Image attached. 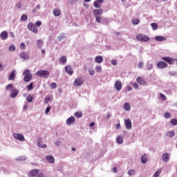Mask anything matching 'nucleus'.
Wrapping results in <instances>:
<instances>
[{"instance_id":"f257e3e1","label":"nucleus","mask_w":177,"mask_h":177,"mask_svg":"<svg viewBox=\"0 0 177 177\" xmlns=\"http://www.w3.org/2000/svg\"><path fill=\"white\" fill-rule=\"evenodd\" d=\"M49 74L50 73L46 70H40L36 72V75H37V77H41V78H48Z\"/></svg>"},{"instance_id":"f03ea898","label":"nucleus","mask_w":177,"mask_h":177,"mask_svg":"<svg viewBox=\"0 0 177 177\" xmlns=\"http://www.w3.org/2000/svg\"><path fill=\"white\" fill-rule=\"evenodd\" d=\"M23 74L25 75L24 77V81H25V82H30V81H31V78H32V75L30 74V70L26 69L23 72Z\"/></svg>"},{"instance_id":"7ed1b4c3","label":"nucleus","mask_w":177,"mask_h":177,"mask_svg":"<svg viewBox=\"0 0 177 177\" xmlns=\"http://www.w3.org/2000/svg\"><path fill=\"white\" fill-rule=\"evenodd\" d=\"M136 39H138V41H140V42H147L150 41V37L145 35H137Z\"/></svg>"},{"instance_id":"20e7f679","label":"nucleus","mask_w":177,"mask_h":177,"mask_svg":"<svg viewBox=\"0 0 177 177\" xmlns=\"http://www.w3.org/2000/svg\"><path fill=\"white\" fill-rule=\"evenodd\" d=\"M28 28L30 31H32L35 34H38V28H37V26L32 23H29L28 24Z\"/></svg>"},{"instance_id":"39448f33","label":"nucleus","mask_w":177,"mask_h":177,"mask_svg":"<svg viewBox=\"0 0 177 177\" xmlns=\"http://www.w3.org/2000/svg\"><path fill=\"white\" fill-rule=\"evenodd\" d=\"M13 138L16 139L17 140H20V142H24L26 140V138H24V136L21 133H13Z\"/></svg>"},{"instance_id":"423d86ee","label":"nucleus","mask_w":177,"mask_h":177,"mask_svg":"<svg viewBox=\"0 0 177 177\" xmlns=\"http://www.w3.org/2000/svg\"><path fill=\"white\" fill-rule=\"evenodd\" d=\"M156 66L158 68L162 69L168 67V64L164 61H160L157 63Z\"/></svg>"},{"instance_id":"0eeeda50","label":"nucleus","mask_w":177,"mask_h":177,"mask_svg":"<svg viewBox=\"0 0 177 177\" xmlns=\"http://www.w3.org/2000/svg\"><path fill=\"white\" fill-rule=\"evenodd\" d=\"M115 88L118 92H120V91H121V89H122V83L121 82V81H120V80L115 81Z\"/></svg>"},{"instance_id":"6e6552de","label":"nucleus","mask_w":177,"mask_h":177,"mask_svg":"<svg viewBox=\"0 0 177 177\" xmlns=\"http://www.w3.org/2000/svg\"><path fill=\"white\" fill-rule=\"evenodd\" d=\"M103 2H104V0H95L93 3L94 8L99 9V8H101L102 3H103Z\"/></svg>"},{"instance_id":"1a4fd4ad","label":"nucleus","mask_w":177,"mask_h":177,"mask_svg":"<svg viewBox=\"0 0 177 177\" xmlns=\"http://www.w3.org/2000/svg\"><path fill=\"white\" fill-rule=\"evenodd\" d=\"M162 60H164V62H166L168 64H174V59L169 57H163Z\"/></svg>"},{"instance_id":"9d476101","label":"nucleus","mask_w":177,"mask_h":177,"mask_svg":"<svg viewBox=\"0 0 177 177\" xmlns=\"http://www.w3.org/2000/svg\"><path fill=\"white\" fill-rule=\"evenodd\" d=\"M93 13L94 15V17H97L98 16H100V15H103V10L102 9H95L93 11Z\"/></svg>"},{"instance_id":"9b49d317","label":"nucleus","mask_w":177,"mask_h":177,"mask_svg":"<svg viewBox=\"0 0 177 177\" xmlns=\"http://www.w3.org/2000/svg\"><path fill=\"white\" fill-rule=\"evenodd\" d=\"M82 84H84V80L81 77L76 79L74 82L75 86H81Z\"/></svg>"},{"instance_id":"f8f14e48","label":"nucleus","mask_w":177,"mask_h":177,"mask_svg":"<svg viewBox=\"0 0 177 177\" xmlns=\"http://www.w3.org/2000/svg\"><path fill=\"white\" fill-rule=\"evenodd\" d=\"M17 95H19V90L16 88H13L12 90H11V93L10 96L12 99H15L16 96H17Z\"/></svg>"},{"instance_id":"ddd939ff","label":"nucleus","mask_w":177,"mask_h":177,"mask_svg":"<svg viewBox=\"0 0 177 177\" xmlns=\"http://www.w3.org/2000/svg\"><path fill=\"white\" fill-rule=\"evenodd\" d=\"M8 31L6 30L1 32L0 34V38L3 41H6V39H8Z\"/></svg>"},{"instance_id":"4468645a","label":"nucleus","mask_w":177,"mask_h":177,"mask_svg":"<svg viewBox=\"0 0 177 177\" xmlns=\"http://www.w3.org/2000/svg\"><path fill=\"white\" fill-rule=\"evenodd\" d=\"M42 138H39L37 141V147H40L41 149H46V145L42 144Z\"/></svg>"},{"instance_id":"2eb2a0df","label":"nucleus","mask_w":177,"mask_h":177,"mask_svg":"<svg viewBox=\"0 0 177 177\" xmlns=\"http://www.w3.org/2000/svg\"><path fill=\"white\" fill-rule=\"evenodd\" d=\"M38 172H39V170H38V169H33V170H31V171L28 173V176H29V177H35V176H37V175H38Z\"/></svg>"},{"instance_id":"dca6fc26","label":"nucleus","mask_w":177,"mask_h":177,"mask_svg":"<svg viewBox=\"0 0 177 177\" xmlns=\"http://www.w3.org/2000/svg\"><path fill=\"white\" fill-rule=\"evenodd\" d=\"M162 160L164 162H168L169 161V153H165L162 155Z\"/></svg>"},{"instance_id":"f3484780","label":"nucleus","mask_w":177,"mask_h":177,"mask_svg":"<svg viewBox=\"0 0 177 177\" xmlns=\"http://www.w3.org/2000/svg\"><path fill=\"white\" fill-rule=\"evenodd\" d=\"M124 124L127 129H131L132 128V122L129 119H127L124 120Z\"/></svg>"},{"instance_id":"a211bd4d","label":"nucleus","mask_w":177,"mask_h":177,"mask_svg":"<svg viewBox=\"0 0 177 177\" xmlns=\"http://www.w3.org/2000/svg\"><path fill=\"white\" fill-rule=\"evenodd\" d=\"M65 71L66 73L69 74V75H73V74L74 73V71L73 70V68H71V66H66L65 67Z\"/></svg>"},{"instance_id":"6ab92c4d","label":"nucleus","mask_w":177,"mask_h":177,"mask_svg":"<svg viewBox=\"0 0 177 177\" xmlns=\"http://www.w3.org/2000/svg\"><path fill=\"white\" fill-rule=\"evenodd\" d=\"M16 78V70L12 71L8 77V81H14Z\"/></svg>"},{"instance_id":"aec40b11","label":"nucleus","mask_w":177,"mask_h":177,"mask_svg":"<svg viewBox=\"0 0 177 177\" xmlns=\"http://www.w3.org/2000/svg\"><path fill=\"white\" fill-rule=\"evenodd\" d=\"M19 57H21V59H23L24 60H27V59H28L29 57V55L27 52H22L19 54Z\"/></svg>"},{"instance_id":"412c9836","label":"nucleus","mask_w":177,"mask_h":177,"mask_svg":"<svg viewBox=\"0 0 177 177\" xmlns=\"http://www.w3.org/2000/svg\"><path fill=\"white\" fill-rule=\"evenodd\" d=\"M74 122H75V118H74V116L68 118L66 120V124L67 125H71V124H74Z\"/></svg>"},{"instance_id":"4be33fe9","label":"nucleus","mask_w":177,"mask_h":177,"mask_svg":"<svg viewBox=\"0 0 177 177\" xmlns=\"http://www.w3.org/2000/svg\"><path fill=\"white\" fill-rule=\"evenodd\" d=\"M155 39L158 41V42H163V41H167V38L164 36H156L155 37Z\"/></svg>"},{"instance_id":"5701e85b","label":"nucleus","mask_w":177,"mask_h":177,"mask_svg":"<svg viewBox=\"0 0 177 177\" xmlns=\"http://www.w3.org/2000/svg\"><path fill=\"white\" fill-rule=\"evenodd\" d=\"M46 160L48 162H50V164H55V158L52 156H48L46 157Z\"/></svg>"},{"instance_id":"b1692460","label":"nucleus","mask_w":177,"mask_h":177,"mask_svg":"<svg viewBox=\"0 0 177 177\" xmlns=\"http://www.w3.org/2000/svg\"><path fill=\"white\" fill-rule=\"evenodd\" d=\"M95 63H99V64L103 63V57H102L101 55H98L95 57Z\"/></svg>"},{"instance_id":"393cba45","label":"nucleus","mask_w":177,"mask_h":177,"mask_svg":"<svg viewBox=\"0 0 177 177\" xmlns=\"http://www.w3.org/2000/svg\"><path fill=\"white\" fill-rule=\"evenodd\" d=\"M116 142L117 143H118L119 145H122V143H124V138H122V136H119L117 137L116 138Z\"/></svg>"},{"instance_id":"a878e982","label":"nucleus","mask_w":177,"mask_h":177,"mask_svg":"<svg viewBox=\"0 0 177 177\" xmlns=\"http://www.w3.org/2000/svg\"><path fill=\"white\" fill-rule=\"evenodd\" d=\"M123 109L125 110V111H129V110H131V104H129L128 102H125L124 104Z\"/></svg>"},{"instance_id":"bb28decb","label":"nucleus","mask_w":177,"mask_h":177,"mask_svg":"<svg viewBox=\"0 0 177 177\" xmlns=\"http://www.w3.org/2000/svg\"><path fill=\"white\" fill-rule=\"evenodd\" d=\"M147 154H144L141 156V162L142 164H146V162H147Z\"/></svg>"},{"instance_id":"cd10ccee","label":"nucleus","mask_w":177,"mask_h":177,"mask_svg":"<svg viewBox=\"0 0 177 177\" xmlns=\"http://www.w3.org/2000/svg\"><path fill=\"white\" fill-rule=\"evenodd\" d=\"M137 82L140 85H146V81L141 77H138L136 80Z\"/></svg>"},{"instance_id":"c85d7f7f","label":"nucleus","mask_w":177,"mask_h":177,"mask_svg":"<svg viewBox=\"0 0 177 177\" xmlns=\"http://www.w3.org/2000/svg\"><path fill=\"white\" fill-rule=\"evenodd\" d=\"M59 63L61 64H66V63H67V57L66 56H62L60 59H59Z\"/></svg>"},{"instance_id":"c756f323","label":"nucleus","mask_w":177,"mask_h":177,"mask_svg":"<svg viewBox=\"0 0 177 177\" xmlns=\"http://www.w3.org/2000/svg\"><path fill=\"white\" fill-rule=\"evenodd\" d=\"M66 38V34L64 33H61L58 37H57V40L60 42L62 39H65Z\"/></svg>"},{"instance_id":"7c9ffc66","label":"nucleus","mask_w":177,"mask_h":177,"mask_svg":"<svg viewBox=\"0 0 177 177\" xmlns=\"http://www.w3.org/2000/svg\"><path fill=\"white\" fill-rule=\"evenodd\" d=\"M166 136H167V138H174V136H175V132L171 131L167 133Z\"/></svg>"},{"instance_id":"2f4dec72","label":"nucleus","mask_w":177,"mask_h":177,"mask_svg":"<svg viewBox=\"0 0 177 177\" xmlns=\"http://www.w3.org/2000/svg\"><path fill=\"white\" fill-rule=\"evenodd\" d=\"M101 24H104L105 26H107V24H109V19L103 17L101 21Z\"/></svg>"},{"instance_id":"473e14b6","label":"nucleus","mask_w":177,"mask_h":177,"mask_svg":"<svg viewBox=\"0 0 177 177\" xmlns=\"http://www.w3.org/2000/svg\"><path fill=\"white\" fill-rule=\"evenodd\" d=\"M26 100L27 102H28V103H31L32 100H34V97H32V95H28L27 96Z\"/></svg>"},{"instance_id":"72a5a7b5","label":"nucleus","mask_w":177,"mask_h":177,"mask_svg":"<svg viewBox=\"0 0 177 177\" xmlns=\"http://www.w3.org/2000/svg\"><path fill=\"white\" fill-rule=\"evenodd\" d=\"M13 84H8L6 86V91H13Z\"/></svg>"},{"instance_id":"f704fd0d","label":"nucleus","mask_w":177,"mask_h":177,"mask_svg":"<svg viewBox=\"0 0 177 177\" xmlns=\"http://www.w3.org/2000/svg\"><path fill=\"white\" fill-rule=\"evenodd\" d=\"M42 45H44V44L42 43V40L41 39L37 40V46H38V48H39V49L42 48Z\"/></svg>"},{"instance_id":"c9c22d12","label":"nucleus","mask_w":177,"mask_h":177,"mask_svg":"<svg viewBox=\"0 0 177 177\" xmlns=\"http://www.w3.org/2000/svg\"><path fill=\"white\" fill-rule=\"evenodd\" d=\"M95 17V21L97 23H102V20H103V17H101L100 15L98 17Z\"/></svg>"},{"instance_id":"e433bc0d","label":"nucleus","mask_w":177,"mask_h":177,"mask_svg":"<svg viewBox=\"0 0 177 177\" xmlns=\"http://www.w3.org/2000/svg\"><path fill=\"white\" fill-rule=\"evenodd\" d=\"M27 19H28V17L27 16V15H23L21 17V21H27Z\"/></svg>"},{"instance_id":"4c0bfd02","label":"nucleus","mask_w":177,"mask_h":177,"mask_svg":"<svg viewBox=\"0 0 177 177\" xmlns=\"http://www.w3.org/2000/svg\"><path fill=\"white\" fill-rule=\"evenodd\" d=\"M28 91H32L34 89V84L31 82L29 85L27 86Z\"/></svg>"},{"instance_id":"58836bf2","label":"nucleus","mask_w":177,"mask_h":177,"mask_svg":"<svg viewBox=\"0 0 177 177\" xmlns=\"http://www.w3.org/2000/svg\"><path fill=\"white\" fill-rule=\"evenodd\" d=\"M74 115L77 118H81V117H82V112H76L75 113Z\"/></svg>"},{"instance_id":"ea45409f","label":"nucleus","mask_w":177,"mask_h":177,"mask_svg":"<svg viewBox=\"0 0 177 177\" xmlns=\"http://www.w3.org/2000/svg\"><path fill=\"white\" fill-rule=\"evenodd\" d=\"M160 174H161V169H158L153 174V177H158L160 176Z\"/></svg>"},{"instance_id":"a19ab883","label":"nucleus","mask_w":177,"mask_h":177,"mask_svg":"<svg viewBox=\"0 0 177 177\" xmlns=\"http://www.w3.org/2000/svg\"><path fill=\"white\" fill-rule=\"evenodd\" d=\"M151 26L153 30H157V28H158V25L157 24V23H152Z\"/></svg>"},{"instance_id":"79ce46f5","label":"nucleus","mask_w":177,"mask_h":177,"mask_svg":"<svg viewBox=\"0 0 177 177\" xmlns=\"http://www.w3.org/2000/svg\"><path fill=\"white\" fill-rule=\"evenodd\" d=\"M147 67L148 70H153V64H150V62H147Z\"/></svg>"},{"instance_id":"37998d69","label":"nucleus","mask_w":177,"mask_h":177,"mask_svg":"<svg viewBox=\"0 0 177 177\" xmlns=\"http://www.w3.org/2000/svg\"><path fill=\"white\" fill-rule=\"evenodd\" d=\"M53 15L57 17L60 16V10H54Z\"/></svg>"},{"instance_id":"c03bdc74","label":"nucleus","mask_w":177,"mask_h":177,"mask_svg":"<svg viewBox=\"0 0 177 177\" xmlns=\"http://www.w3.org/2000/svg\"><path fill=\"white\" fill-rule=\"evenodd\" d=\"M8 50L9 52H15V50H16V46H10V47L8 48Z\"/></svg>"},{"instance_id":"a18cd8bd","label":"nucleus","mask_w":177,"mask_h":177,"mask_svg":"<svg viewBox=\"0 0 177 177\" xmlns=\"http://www.w3.org/2000/svg\"><path fill=\"white\" fill-rule=\"evenodd\" d=\"M127 174L129 176H132V175H135V170L130 169L128 171Z\"/></svg>"},{"instance_id":"49530a36","label":"nucleus","mask_w":177,"mask_h":177,"mask_svg":"<svg viewBox=\"0 0 177 177\" xmlns=\"http://www.w3.org/2000/svg\"><path fill=\"white\" fill-rule=\"evenodd\" d=\"M50 88L51 89H56L57 88V84L55 82H52L50 84Z\"/></svg>"},{"instance_id":"de8ad7c7","label":"nucleus","mask_w":177,"mask_h":177,"mask_svg":"<svg viewBox=\"0 0 177 177\" xmlns=\"http://www.w3.org/2000/svg\"><path fill=\"white\" fill-rule=\"evenodd\" d=\"M50 102V97H45L44 99V104H48Z\"/></svg>"},{"instance_id":"09e8293b","label":"nucleus","mask_w":177,"mask_h":177,"mask_svg":"<svg viewBox=\"0 0 177 177\" xmlns=\"http://www.w3.org/2000/svg\"><path fill=\"white\" fill-rule=\"evenodd\" d=\"M140 22L139 19H133L132 23L133 24L138 25V24Z\"/></svg>"},{"instance_id":"8fccbe9b","label":"nucleus","mask_w":177,"mask_h":177,"mask_svg":"<svg viewBox=\"0 0 177 177\" xmlns=\"http://www.w3.org/2000/svg\"><path fill=\"white\" fill-rule=\"evenodd\" d=\"M160 97H161V99L165 102V100H167V96H165V95L162 94V93H160Z\"/></svg>"},{"instance_id":"3c124183","label":"nucleus","mask_w":177,"mask_h":177,"mask_svg":"<svg viewBox=\"0 0 177 177\" xmlns=\"http://www.w3.org/2000/svg\"><path fill=\"white\" fill-rule=\"evenodd\" d=\"M143 66H145V64L143 62H138V68H143Z\"/></svg>"},{"instance_id":"603ef678","label":"nucleus","mask_w":177,"mask_h":177,"mask_svg":"<svg viewBox=\"0 0 177 177\" xmlns=\"http://www.w3.org/2000/svg\"><path fill=\"white\" fill-rule=\"evenodd\" d=\"M170 122L172 125H176L177 124V120L176 119H171L170 120Z\"/></svg>"},{"instance_id":"864d4df0","label":"nucleus","mask_w":177,"mask_h":177,"mask_svg":"<svg viewBox=\"0 0 177 177\" xmlns=\"http://www.w3.org/2000/svg\"><path fill=\"white\" fill-rule=\"evenodd\" d=\"M95 71H97V73H102V66H96Z\"/></svg>"},{"instance_id":"5fc2aeb1","label":"nucleus","mask_w":177,"mask_h":177,"mask_svg":"<svg viewBox=\"0 0 177 177\" xmlns=\"http://www.w3.org/2000/svg\"><path fill=\"white\" fill-rule=\"evenodd\" d=\"M36 27H41L42 26V22L41 21H36Z\"/></svg>"},{"instance_id":"6e6d98bb","label":"nucleus","mask_w":177,"mask_h":177,"mask_svg":"<svg viewBox=\"0 0 177 177\" xmlns=\"http://www.w3.org/2000/svg\"><path fill=\"white\" fill-rule=\"evenodd\" d=\"M88 73L90 75H93L95 74V70L94 69H88Z\"/></svg>"},{"instance_id":"4d7b16f0","label":"nucleus","mask_w":177,"mask_h":177,"mask_svg":"<svg viewBox=\"0 0 177 177\" xmlns=\"http://www.w3.org/2000/svg\"><path fill=\"white\" fill-rule=\"evenodd\" d=\"M17 161H24V160H26V157L25 156H21L18 158H17Z\"/></svg>"},{"instance_id":"13d9d810","label":"nucleus","mask_w":177,"mask_h":177,"mask_svg":"<svg viewBox=\"0 0 177 177\" xmlns=\"http://www.w3.org/2000/svg\"><path fill=\"white\" fill-rule=\"evenodd\" d=\"M164 116H165V118H171V113L167 112L165 113Z\"/></svg>"},{"instance_id":"bf43d9fd","label":"nucleus","mask_w":177,"mask_h":177,"mask_svg":"<svg viewBox=\"0 0 177 177\" xmlns=\"http://www.w3.org/2000/svg\"><path fill=\"white\" fill-rule=\"evenodd\" d=\"M111 63L113 66H117V64H118L117 60H115V59H112Z\"/></svg>"},{"instance_id":"052dcab7","label":"nucleus","mask_w":177,"mask_h":177,"mask_svg":"<svg viewBox=\"0 0 177 177\" xmlns=\"http://www.w3.org/2000/svg\"><path fill=\"white\" fill-rule=\"evenodd\" d=\"M169 75H171V77H175V75H176L177 73L175 71L173 72H169Z\"/></svg>"},{"instance_id":"680f3d73","label":"nucleus","mask_w":177,"mask_h":177,"mask_svg":"<svg viewBox=\"0 0 177 177\" xmlns=\"http://www.w3.org/2000/svg\"><path fill=\"white\" fill-rule=\"evenodd\" d=\"M49 111H50V106H47V108L46 109L45 111V114H48V113H49Z\"/></svg>"},{"instance_id":"e2e57ef3","label":"nucleus","mask_w":177,"mask_h":177,"mask_svg":"<svg viewBox=\"0 0 177 177\" xmlns=\"http://www.w3.org/2000/svg\"><path fill=\"white\" fill-rule=\"evenodd\" d=\"M20 48H21V49H25V48H26V44H25L24 43H21V44H20Z\"/></svg>"},{"instance_id":"0e129e2a","label":"nucleus","mask_w":177,"mask_h":177,"mask_svg":"<svg viewBox=\"0 0 177 177\" xmlns=\"http://www.w3.org/2000/svg\"><path fill=\"white\" fill-rule=\"evenodd\" d=\"M16 6H17V8L18 9H20V8H21V3L18 2V3H17Z\"/></svg>"},{"instance_id":"69168bd1","label":"nucleus","mask_w":177,"mask_h":177,"mask_svg":"<svg viewBox=\"0 0 177 177\" xmlns=\"http://www.w3.org/2000/svg\"><path fill=\"white\" fill-rule=\"evenodd\" d=\"M116 129H120L121 128V124L120 123H118L115 124Z\"/></svg>"},{"instance_id":"338daca9","label":"nucleus","mask_w":177,"mask_h":177,"mask_svg":"<svg viewBox=\"0 0 177 177\" xmlns=\"http://www.w3.org/2000/svg\"><path fill=\"white\" fill-rule=\"evenodd\" d=\"M55 146H60V142L59 140H57L55 142Z\"/></svg>"},{"instance_id":"774afa93","label":"nucleus","mask_w":177,"mask_h":177,"mask_svg":"<svg viewBox=\"0 0 177 177\" xmlns=\"http://www.w3.org/2000/svg\"><path fill=\"white\" fill-rule=\"evenodd\" d=\"M37 177H45V175H44L42 173H40L38 174Z\"/></svg>"}]
</instances>
